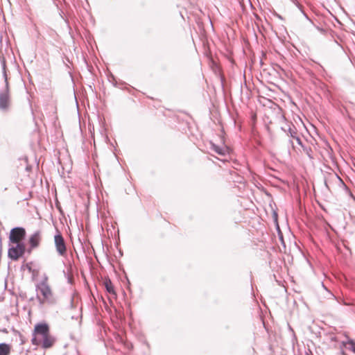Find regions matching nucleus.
<instances>
[{"mask_svg": "<svg viewBox=\"0 0 355 355\" xmlns=\"http://www.w3.org/2000/svg\"><path fill=\"white\" fill-rule=\"evenodd\" d=\"M55 338L50 334L49 327L46 323H39L35 326L31 343L34 345H41L44 349L51 347Z\"/></svg>", "mask_w": 355, "mask_h": 355, "instance_id": "1", "label": "nucleus"}, {"mask_svg": "<svg viewBox=\"0 0 355 355\" xmlns=\"http://www.w3.org/2000/svg\"><path fill=\"white\" fill-rule=\"evenodd\" d=\"M37 299L41 304H55L57 302V297L53 293L48 283V277L44 276V279L36 285Z\"/></svg>", "mask_w": 355, "mask_h": 355, "instance_id": "2", "label": "nucleus"}, {"mask_svg": "<svg viewBox=\"0 0 355 355\" xmlns=\"http://www.w3.org/2000/svg\"><path fill=\"white\" fill-rule=\"evenodd\" d=\"M3 78L5 80V87L0 90V110L8 112L11 104V98L10 94L9 83L6 71V67L3 66Z\"/></svg>", "mask_w": 355, "mask_h": 355, "instance_id": "3", "label": "nucleus"}, {"mask_svg": "<svg viewBox=\"0 0 355 355\" xmlns=\"http://www.w3.org/2000/svg\"><path fill=\"white\" fill-rule=\"evenodd\" d=\"M26 236V230L23 227H15L11 230L9 236L10 242L12 243H22L21 241Z\"/></svg>", "mask_w": 355, "mask_h": 355, "instance_id": "4", "label": "nucleus"}, {"mask_svg": "<svg viewBox=\"0 0 355 355\" xmlns=\"http://www.w3.org/2000/svg\"><path fill=\"white\" fill-rule=\"evenodd\" d=\"M54 243L58 254L61 257L67 255V246L64 239L60 232L54 236Z\"/></svg>", "mask_w": 355, "mask_h": 355, "instance_id": "5", "label": "nucleus"}, {"mask_svg": "<svg viewBox=\"0 0 355 355\" xmlns=\"http://www.w3.org/2000/svg\"><path fill=\"white\" fill-rule=\"evenodd\" d=\"M15 246H12L8 249V257L12 260H17L25 252V245L24 243H15Z\"/></svg>", "mask_w": 355, "mask_h": 355, "instance_id": "6", "label": "nucleus"}, {"mask_svg": "<svg viewBox=\"0 0 355 355\" xmlns=\"http://www.w3.org/2000/svg\"><path fill=\"white\" fill-rule=\"evenodd\" d=\"M41 241V231L37 230L34 232L29 238L28 243L30 245V248L28 250V252L30 253L33 249L37 248L40 245Z\"/></svg>", "mask_w": 355, "mask_h": 355, "instance_id": "7", "label": "nucleus"}, {"mask_svg": "<svg viewBox=\"0 0 355 355\" xmlns=\"http://www.w3.org/2000/svg\"><path fill=\"white\" fill-rule=\"evenodd\" d=\"M257 122V114L252 110L250 112L249 124L251 126V131L253 136H256L257 132L256 130L255 125Z\"/></svg>", "mask_w": 355, "mask_h": 355, "instance_id": "8", "label": "nucleus"}, {"mask_svg": "<svg viewBox=\"0 0 355 355\" xmlns=\"http://www.w3.org/2000/svg\"><path fill=\"white\" fill-rule=\"evenodd\" d=\"M11 346L6 343L0 344V355H10Z\"/></svg>", "mask_w": 355, "mask_h": 355, "instance_id": "9", "label": "nucleus"}, {"mask_svg": "<svg viewBox=\"0 0 355 355\" xmlns=\"http://www.w3.org/2000/svg\"><path fill=\"white\" fill-rule=\"evenodd\" d=\"M104 286H105V288L106 291L110 294L116 295V293L114 291V286H113L110 279H105V282H104Z\"/></svg>", "mask_w": 355, "mask_h": 355, "instance_id": "10", "label": "nucleus"}, {"mask_svg": "<svg viewBox=\"0 0 355 355\" xmlns=\"http://www.w3.org/2000/svg\"><path fill=\"white\" fill-rule=\"evenodd\" d=\"M284 131L287 133V135L290 136L293 139L296 137L298 135L297 128L293 125H289L288 130H284Z\"/></svg>", "mask_w": 355, "mask_h": 355, "instance_id": "11", "label": "nucleus"}, {"mask_svg": "<svg viewBox=\"0 0 355 355\" xmlns=\"http://www.w3.org/2000/svg\"><path fill=\"white\" fill-rule=\"evenodd\" d=\"M211 149L220 155H225L227 152L226 148L218 146L215 144L211 145Z\"/></svg>", "mask_w": 355, "mask_h": 355, "instance_id": "12", "label": "nucleus"}, {"mask_svg": "<svg viewBox=\"0 0 355 355\" xmlns=\"http://www.w3.org/2000/svg\"><path fill=\"white\" fill-rule=\"evenodd\" d=\"M349 347L350 349L354 352H355V342L351 340L350 342H349Z\"/></svg>", "mask_w": 355, "mask_h": 355, "instance_id": "13", "label": "nucleus"}, {"mask_svg": "<svg viewBox=\"0 0 355 355\" xmlns=\"http://www.w3.org/2000/svg\"><path fill=\"white\" fill-rule=\"evenodd\" d=\"M294 139H295V141H297V143L299 145H300L301 146H303L302 141L301 139L300 138V137L298 136V135L296 136V137L294 138Z\"/></svg>", "mask_w": 355, "mask_h": 355, "instance_id": "14", "label": "nucleus"}, {"mask_svg": "<svg viewBox=\"0 0 355 355\" xmlns=\"http://www.w3.org/2000/svg\"><path fill=\"white\" fill-rule=\"evenodd\" d=\"M245 55H247V49L249 51H251L250 49L249 48L248 46V42L245 40Z\"/></svg>", "mask_w": 355, "mask_h": 355, "instance_id": "15", "label": "nucleus"}, {"mask_svg": "<svg viewBox=\"0 0 355 355\" xmlns=\"http://www.w3.org/2000/svg\"><path fill=\"white\" fill-rule=\"evenodd\" d=\"M275 16H276L277 17H278L280 19H283L282 17L277 13H275Z\"/></svg>", "mask_w": 355, "mask_h": 355, "instance_id": "16", "label": "nucleus"}, {"mask_svg": "<svg viewBox=\"0 0 355 355\" xmlns=\"http://www.w3.org/2000/svg\"><path fill=\"white\" fill-rule=\"evenodd\" d=\"M289 143H290V144L293 146V141H292V140H290V141H289Z\"/></svg>", "mask_w": 355, "mask_h": 355, "instance_id": "17", "label": "nucleus"}, {"mask_svg": "<svg viewBox=\"0 0 355 355\" xmlns=\"http://www.w3.org/2000/svg\"><path fill=\"white\" fill-rule=\"evenodd\" d=\"M236 182L240 183V184H242L241 181V180H236Z\"/></svg>", "mask_w": 355, "mask_h": 355, "instance_id": "18", "label": "nucleus"}]
</instances>
